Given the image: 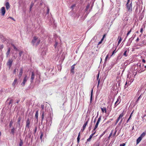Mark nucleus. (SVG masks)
Returning a JSON list of instances; mask_svg holds the SVG:
<instances>
[{"label":"nucleus","instance_id":"25","mask_svg":"<svg viewBox=\"0 0 146 146\" xmlns=\"http://www.w3.org/2000/svg\"><path fill=\"white\" fill-rule=\"evenodd\" d=\"M124 115V114L123 112L121 113L119 115V117L118 118L120 119H121L122 118V117Z\"/></svg>","mask_w":146,"mask_h":146},{"label":"nucleus","instance_id":"37","mask_svg":"<svg viewBox=\"0 0 146 146\" xmlns=\"http://www.w3.org/2000/svg\"><path fill=\"white\" fill-rule=\"evenodd\" d=\"M13 102V99L10 100L9 102V105H10L11 104H12Z\"/></svg>","mask_w":146,"mask_h":146},{"label":"nucleus","instance_id":"2","mask_svg":"<svg viewBox=\"0 0 146 146\" xmlns=\"http://www.w3.org/2000/svg\"><path fill=\"white\" fill-rule=\"evenodd\" d=\"M126 8L128 10V11H132V2L130 3H127L126 4Z\"/></svg>","mask_w":146,"mask_h":146},{"label":"nucleus","instance_id":"18","mask_svg":"<svg viewBox=\"0 0 146 146\" xmlns=\"http://www.w3.org/2000/svg\"><path fill=\"white\" fill-rule=\"evenodd\" d=\"M99 122H97L96 123V124L94 127V128L93 129V131H95V130H96V129H97V128L98 127V124L99 123Z\"/></svg>","mask_w":146,"mask_h":146},{"label":"nucleus","instance_id":"3","mask_svg":"<svg viewBox=\"0 0 146 146\" xmlns=\"http://www.w3.org/2000/svg\"><path fill=\"white\" fill-rule=\"evenodd\" d=\"M28 78H29L26 75L23 79V82L21 84V85L24 86L25 85V83L28 79Z\"/></svg>","mask_w":146,"mask_h":146},{"label":"nucleus","instance_id":"7","mask_svg":"<svg viewBox=\"0 0 146 146\" xmlns=\"http://www.w3.org/2000/svg\"><path fill=\"white\" fill-rule=\"evenodd\" d=\"M35 74L33 72H32L31 76V83H33V80L34 79V78H35Z\"/></svg>","mask_w":146,"mask_h":146},{"label":"nucleus","instance_id":"46","mask_svg":"<svg viewBox=\"0 0 146 146\" xmlns=\"http://www.w3.org/2000/svg\"><path fill=\"white\" fill-rule=\"evenodd\" d=\"M100 78L99 79V80H98V84L97 85V87H98L100 83Z\"/></svg>","mask_w":146,"mask_h":146},{"label":"nucleus","instance_id":"21","mask_svg":"<svg viewBox=\"0 0 146 146\" xmlns=\"http://www.w3.org/2000/svg\"><path fill=\"white\" fill-rule=\"evenodd\" d=\"M93 134H92L91 135H90V137L89 138L87 139V141H91V140L92 137L93 136Z\"/></svg>","mask_w":146,"mask_h":146},{"label":"nucleus","instance_id":"6","mask_svg":"<svg viewBox=\"0 0 146 146\" xmlns=\"http://www.w3.org/2000/svg\"><path fill=\"white\" fill-rule=\"evenodd\" d=\"M1 13L2 16H4L5 13V7H3L1 9Z\"/></svg>","mask_w":146,"mask_h":146},{"label":"nucleus","instance_id":"47","mask_svg":"<svg viewBox=\"0 0 146 146\" xmlns=\"http://www.w3.org/2000/svg\"><path fill=\"white\" fill-rule=\"evenodd\" d=\"M141 95H140L138 98L137 100V101H136V103H137L138 101L139 100V99H140V97H141Z\"/></svg>","mask_w":146,"mask_h":146},{"label":"nucleus","instance_id":"13","mask_svg":"<svg viewBox=\"0 0 146 146\" xmlns=\"http://www.w3.org/2000/svg\"><path fill=\"white\" fill-rule=\"evenodd\" d=\"M120 99V98L118 97L117 99V101L116 102L115 104V106H117L120 103L119 99Z\"/></svg>","mask_w":146,"mask_h":146},{"label":"nucleus","instance_id":"17","mask_svg":"<svg viewBox=\"0 0 146 146\" xmlns=\"http://www.w3.org/2000/svg\"><path fill=\"white\" fill-rule=\"evenodd\" d=\"M38 111H37L35 113V118H36V121L37 122L38 121Z\"/></svg>","mask_w":146,"mask_h":146},{"label":"nucleus","instance_id":"28","mask_svg":"<svg viewBox=\"0 0 146 146\" xmlns=\"http://www.w3.org/2000/svg\"><path fill=\"white\" fill-rule=\"evenodd\" d=\"M15 129L14 127H13L11 129V133H12L13 135H14L15 133Z\"/></svg>","mask_w":146,"mask_h":146},{"label":"nucleus","instance_id":"57","mask_svg":"<svg viewBox=\"0 0 146 146\" xmlns=\"http://www.w3.org/2000/svg\"><path fill=\"white\" fill-rule=\"evenodd\" d=\"M93 131V130L92 131V134H93V135H94L96 133V131Z\"/></svg>","mask_w":146,"mask_h":146},{"label":"nucleus","instance_id":"4","mask_svg":"<svg viewBox=\"0 0 146 146\" xmlns=\"http://www.w3.org/2000/svg\"><path fill=\"white\" fill-rule=\"evenodd\" d=\"M13 61V60L9 59L8 61L7 62V64L9 66V68H10L11 67Z\"/></svg>","mask_w":146,"mask_h":146},{"label":"nucleus","instance_id":"16","mask_svg":"<svg viewBox=\"0 0 146 146\" xmlns=\"http://www.w3.org/2000/svg\"><path fill=\"white\" fill-rule=\"evenodd\" d=\"M93 89H92L91 91L90 99V103L92 102V96H93Z\"/></svg>","mask_w":146,"mask_h":146},{"label":"nucleus","instance_id":"35","mask_svg":"<svg viewBox=\"0 0 146 146\" xmlns=\"http://www.w3.org/2000/svg\"><path fill=\"white\" fill-rule=\"evenodd\" d=\"M132 113H131L129 117V118H128V119L127 120V123H128V121H129V120L131 118V115H132Z\"/></svg>","mask_w":146,"mask_h":146},{"label":"nucleus","instance_id":"5","mask_svg":"<svg viewBox=\"0 0 146 146\" xmlns=\"http://www.w3.org/2000/svg\"><path fill=\"white\" fill-rule=\"evenodd\" d=\"M30 123V121L29 118L27 119L26 122V125L25 127V129L26 128H29V125Z\"/></svg>","mask_w":146,"mask_h":146},{"label":"nucleus","instance_id":"38","mask_svg":"<svg viewBox=\"0 0 146 146\" xmlns=\"http://www.w3.org/2000/svg\"><path fill=\"white\" fill-rule=\"evenodd\" d=\"M41 108L42 109L41 111H44L43 110L44 109V105H41Z\"/></svg>","mask_w":146,"mask_h":146},{"label":"nucleus","instance_id":"59","mask_svg":"<svg viewBox=\"0 0 146 146\" xmlns=\"http://www.w3.org/2000/svg\"><path fill=\"white\" fill-rule=\"evenodd\" d=\"M142 62L144 63H145V60L144 59H143Z\"/></svg>","mask_w":146,"mask_h":146},{"label":"nucleus","instance_id":"14","mask_svg":"<svg viewBox=\"0 0 146 146\" xmlns=\"http://www.w3.org/2000/svg\"><path fill=\"white\" fill-rule=\"evenodd\" d=\"M88 122V121H86L85 122V123H84V125L83 126L82 131H83L85 129L86 125H87Z\"/></svg>","mask_w":146,"mask_h":146},{"label":"nucleus","instance_id":"26","mask_svg":"<svg viewBox=\"0 0 146 146\" xmlns=\"http://www.w3.org/2000/svg\"><path fill=\"white\" fill-rule=\"evenodd\" d=\"M118 38L119 39V41L118 42V45L121 42V40H122V38L121 37L119 36L118 37Z\"/></svg>","mask_w":146,"mask_h":146},{"label":"nucleus","instance_id":"34","mask_svg":"<svg viewBox=\"0 0 146 146\" xmlns=\"http://www.w3.org/2000/svg\"><path fill=\"white\" fill-rule=\"evenodd\" d=\"M132 29H131L130 30L128 31V32L127 34V36L125 38H127V36L130 34V33L131 32Z\"/></svg>","mask_w":146,"mask_h":146},{"label":"nucleus","instance_id":"40","mask_svg":"<svg viewBox=\"0 0 146 146\" xmlns=\"http://www.w3.org/2000/svg\"><path fill=\"white\" fill-rule=\"evenodd\" d=\"M23 53V52L22 51H19V54L20 57H21V54H22Z\"/></svg>","mask_w":146,"mask_h":146},{"label":"nucleus","instance_id":"27","mask_svg":"<svg viewBox=\"0 0 146 146\" xmlns=\"http://www.w3.org/2000/svg\"><path fill=\"white\" fill-rule=\"evenodd\" d=\"M80 132H79L78 134V137L77 138V142L78 143H79V141H80Z\"/></svg>","mask_w":146,"mask_h":146},{"label":"nucleus","instance_id":"24","mask_svg":"<svg viewBox=\"0 0 146 146\" xmlns=\"http://www.w3.org/2000/svg\"><path fill=\"white\" fill-rule=\"evenodd\" d=\"M42 114L41 115V121H42L44 118V111H42Z\"/></svg>","mask_w":146,"mask_h":146},{"label":"nucleus","instance_id":"1","mask_svg":"<svg viewBox=\"0 0 146 146\" xmlns=\"http://www.w3.org/2000/svg\"><path fill=\"white\" fill-rule=\"evenodd\" d=\"M40 41V40L38 39L36 36H34L31 42L33 46H36L39 44Z\"/></svg>","mask_w":146,"mask_h":146},{"label":"nucleus","instance_id":"20","mask_svg":"<svg viewBox=\"0 0 146 146\" xmlns=\"http://www.w3.org/2000/svg\"><path fill=\"white\" fill-rule=\"evenodd\" d=\"M133 39H134V38L131 37L129 39V40H128V43H129V45H130V44L132 42V41L133 40Z\"/></svg>","mask_w":146,"mask_h":146},{"label":"nucleus","instance_id":"51","mask_svg":"<svg viewBox=\"0 0 146 146\" xmlns=\"http://www.w3.org/2000/svg\"><path fill=\"white\" fill-rule=\"evenodd\" d=\"M127 84V82H126L125 83V86H124V88L125 89L126 88H127V86H126Z\"/></svg>","mask_w":146,"mask_h":146},{"label":"nucleus","instance_id":"10","mask_svg":"<svg viewBox=\"0 0 146 146\" xmlns=\"http://www.w3.org/2000/svg\"><path fill=\"white\" fill-rule=\"evenodd\" d=\"M34 3L32 2L29 7V12H31L32 11V9L33 7L34 6Z\"/></svg>","mask_w":146,"mask_h":146},{"label":"nucleus","instance_id":"31","mask_svg":"<svg viewBox=\"0 0 146 146\" xmlns=\"http://www.w3.org/2000/svg\"><path fill=\"white\" fill-rule=\"evenodd\" d=\"M11 45L13 47V48L15 50H18L17 48L13 44H11Z\"/></svg>","mask_w":146,"mask_h":146},{"label":"nucleus","instance_id":"12","mask_svg":"<svg viewBox=\"0 0 146 146\" xmlns=\"http://www.w3.org/2000/svg\"><path fill=\"white\" fill-rule=\"evenodd\" d=\"M5 6L7 10H8L10 8V5L8 2H7L5 4Z\"/></svg>","mask_w":146,"mask_h":146},{"label":"nucleus","instance_id":"45","mask_svg":"<svg viewBox=\"0 0 146 146\" xmlns=\"http://www.w3.org/2000/svg\"><path fill=\"white\" fill-rule=\"evenodd\" d=\"M101 120V116H100V117L98 118L97 121L98 122H100Z\"/></svg>","mask_w":146,"mask_h":146},{"label":"nucleus","instance_id":"44","mask_svg":"<svg viewBox=\"0 0 146 146\" xmlns=\"http://www.w3.org/2000/svg\"><path fill=\"white\" fill-rule=\"evenodd\" d=\"M99 74H100V73L99 72L97 75V80H98H98H99Z\"/></svg>","mask_w":146,"mask_h":146},{"label":"nucleus","instance_id":"48","mask_svg":"<svg viewBox=\"0 0 146 146\" xmlns=\"http://www.w3.org/2000/svg\"><path fill=\"white\" fill-rule=\"evenodd\" d=\"M112 131H112L110 133V135L108 137V138H110L111 136L112 135Z\"/></svg>","mask_w":146,"mask_h":146},{"label":"nucleus","instance_id":"56","mask_svg":"<svg viewBox=\"0 0 146 146\" xmlns=\"http://www.w3.org/2000/svg\"><path fill=\"white\" fill-rule=\"evenodd\" d=\"M92 127V125H90L88 129L89 131L91 129V127Z\"/></svg>","mask_w":146,"mask_h":146},{"label":"nucleus","instance_id":"43","mask_svg":"<svg viewBox=\"0 0 146 146\" xmlns=\"http://www.w3.org/2000/svg\"><path fill=\"white\" fill-rule=\"evenodd\" d=\"M106 132V131H104L103 133L100 135V137H101L102 136L105 134V133Z\"/></svg>","mask_w":146,"mask_h":146},{"label":"nucleus","instance_id":"58","mask_svg":"<svg viewBox=\"0 0 146 146\" xmlns=\"http://www.w3.org/2000/svg\"><path fill=\"white\" fill-rule=\"evenodd\" d=\"M97 117H98V115L96 116V117L95 118V119H94V123H95L96 122V118H97Z\"/></svg>","mask_w":146,"mask_h":146},{"label":"nucleus","instance_id":"53","mask_svg":"<svg viewBox=\"0 0 146 146\" xmlns=\"http://www.w3.org/2000/svg\"><path fill=\"white\" fill-rule=\"evenodd\" d=\"M76 6V5L75 4H74V5H71V7L72 8H73L74 7H75Z\"/></svg>","mask_w":146,"mask_h":146},{"label":"nucleus","instance_id":"8","mask_svg":"<svg viewBox=\"0 0 146 146\" xmlns=\"http://www.w3.org/2000/svg\"><path fill=\"white\" fill-rule=\"evenodd\" d=\"M7 51L6 54L7 57H8L10 54L11 50V48L9 47L7 48Z\"/></svg>","mask_w":146,"mask_h":146},{"label":"nucleus","instance_id":"54","mask_svg":"<svg viewBox=\"0 0 146 146\" xmlns=\"http://www.w3.org/2000/svg\"><path fill=\"white\" fill-rule=\"evenodd\" d=\"M108 55H107L106 58H105V61H106V60H107V58H108Z\"/></svg>","mask_w":146,"mask_h":146},{"label":"nucleus","instance_id":"11","mask_svg":"<svg viewBox=\"0 0 146 146\" xmlns=\"http://www.w3.org/2000/svg\"><path fill=\"white\" fill-rule=\"evenodd\" d=\"M23 69L22 68H21L20 70L19 74L18 76H19V78H20L21 77L22 74H23Z\"/></svg>","mask_w":146,"mask_h":146},{"label":"nucleus","instance_id":"32","mask_svg":"<svg viewBox=\"0 0 146 146\" xmlns=\"http://www.w3.org/2000/svg\"><path fill=\"white\" fill-rule=\"evenodd\" d=\"M23 142L22 140L21 139H20V142L19 144V146H22L23 145Z\"/></svg>","mask_w":146,"mask_h":146},{"label":"nucleus","instance_id":"39","mask_svg":"<svg viewBox=\"0 0 146 146\" xmlns=\"http://www.w3.org/2000/svg\"><path fill=\"white\" fill-rule=\"evenodd\" d=\"M49 8L48 7H47V12H46V14H48L49 12Z\"/></svg>","mask_w":146,"mask_h":146},{"label":"nucleus","instance_id":"64","mask_svg":"<svg viewBox=\"0 0 146 146\" xmlns=\"http://www.w3.org/2000/svg\"><path fill=\"white\" fill-rule=\"evenodd\" d=\"M146 116V114L145 115H144L143 116H142L141 117L142 119H143L144 117H145Z\"/></svg>","mask_w":146,"mask_h":146},{"label":"nucleus","instance_id":"15","mask_svg":"<svg viewBox=\"0 0 146 146\" xmlns=\"http://www.w3.org/2000/svg\"><path fill=\"white\" fill-rule=\"evenodd\" d=\"M17 79L16 78L14 80V81L12 83V85L14 87V88L15 87V85L17 83Z\"/></svg>","mask_w":146,"mask_h":146},{"label":"nucleus","instance_id":"9","mask_svg":"<svg viewBox=\"0 0 146 146\" xmlns=\"http://www.w3.org/2000/svg\"><path fill=\"white\" fill-rule=\"evenodd\" d=\"M76 64H74L71 67V69L70 70V72L71 73H72L73 74H74V69L75 68V66Z\"/></svg>","mask_w":146,"mask_h":146},{"label":"nucleus","instance_id":"50","mask_svg":"<svg viewBox=\"0 0 146 146\" xmlns=\"http://www.w3.org/2000/svg\"><path fill=\"white\" fill-rule=\"evenodd\" d=\"M127 122H126V123L125 124V126H127V127H130V126H129V125L128 124H127Z\"/></svg>","mask_w":146,"mask_h":146},{"label":"nucleus","instance_id":"42","mask_svg":"<svg viewBox=\"0 0 146 146\" xmlns=\"http://www.w3.org/2000/svg\"><path fill=\"white\" fill-rule=\"evenodd\" d=\"M37 127L36 126L34 131V132L35 133H36L37 130Z\"/></svg>","mask_w":146,"mask_h":146},{"label":"nucleus","instance_id":"22","mask_svg":"<svg viewBox=\"0 0 146 146\" xmlns=\"http://www.w3.org/2000/svg\"><path fill=\"white\" fill-rule=\"evenodd\" d=\"M21 119V117H19L18 119L17 123L19 125H20V121Z\"/></svg>","mask_w":146,"mask_h":146},{"label":"nucleus","instance_id":"33","mask_svg":"<svg viewBox=\"0 0 146 146\" xmlns=\"http://www.w3.org/2000/svg\"><path fill=\"white\" fill-rule=\"evenodd\" d=\"M40 139L42 140V137L43 136V133L42 132H40Z\"/></svg>","mask_w":146,"mask_h":146},{"label":"nucleus","instance_id":"61","mask_svg":"<svg viewBox=\"0 0 146 146\" xmlns=\"http://www.w3.org/2000/svg\"><path fill=\"white\" fill-rule=\"evenodd\" d=\"M119 119H119L118 118L116 120L117 122H118L119 121Z\"/></svg>","mask_w":146,"mask_h":146},{"label":"nucleus","instance_id":"62","mask_svg":"<svg viewBox=\"0 0 146 146\" xmlns=\"http://www.w3.org/2000/svg\"><path fill=\"white\" fill-rule=\"evenodd\" d=\"M116 132H117V131H115V132H114V134H113V136H114L115 135L116 133Z\"/></svg>","mask_w":146,"mask_h":146},{"label":"nucleus","instance_id":"29","mask_svg":"<svg viewBox=\"0 0 146 146\" xmlns=\"http://www.w3.org/2000/svg\"><path fill=\"white\" fill-rule=\"evenodd\" d=\"M146 134V133L145 132H143L141 135L140 137H141V138H142L145 136Z\"/></svg>","mask_w":146,"mask_h":146},{"label":"nucleus","instance_id":"23","mask_svg":"<svg viewBox=\"0 0 146 146\" xmlns=\"http://www.w3.org/2000/svg\"><path fill=\"white\" fill-rule=\"evenodd\" d=\"M142 138L139 137L137 140V144H138L141 140Z\"/></svg>","mask_w":146,"mask_h":146},{"label":"nucleus","instance_id":"30","mask_svg":"<svg viewBox=\"0 0 146 146\" xmlns=\"http://www.w3.org/2000/svg\"><path fill=\"white\" fill-rule=\"evenodd\" d=\"M127 50H125L123 54V56H124L125 57L127 56H128V54L127 53Z\"/></svg>","mask_w":146,"mask_h":146},{"label":"nucleus","instance_id":"52","mask_svg":"<svg viewBox=\"0 0 146 146\" xmlns=\"http://www.w3.org/2000/svg\"><path fill=\"white\" fill-rule=\"evenodd\" d=\"M125 145V144L124 143H123V144H120V146H124Z\"/></svg>","mask_w":146,"mask_h":146},{"label":"nucleus","instance_id":"41","mask_svg":"<svg viewBox=\"0 0 146 146\" xmlns=\"http://www.w3.org/2000/svg\"><path fill=\"white\" fill-rule=\"evenodd\" d=\"M58 44V42H55V44L54 45V46L55 48H56V47L57 46Z\"/></svg>","mask_w":146,"mask_h":146},{"label":"nucleus","instance_id":"55","mask_svg":"<svg viewBox=\"0 0 146 146\" xmlns=\"http://www.w3.org/2000/svg\"><path fill=\"white\" fill-rule=\"evenodd\" d=\"M143 31V28H142L141 29L140 32L141 33H142Z\"/></svg>","mask_w":146,"mask_h":146},{"label":"nucleus","instance_id":"63","mask_svg":"<svg viewBox=\"0 0 146 146\" xmlns=\"http://www.w3.org/2000/svg\"><path fill=\"white\" fill-rule=\"evenodd\" d=\"M115 50L112 53V55H113V54L115 52Z\"/></svg>","mask_w":146,"mask_h":146},{"label":"nucleus","instance_id":"60","mask_svg":"<svg viewBox=\"0 0 146 146\" xmlns=\"http://www.w3.org/2000/svg\"><path fill=\"white\" fill-rule=\"evenodd\" d=\"M139 39L138 38H137L136 40V42H138L139 41Z\"/></svg>","mask_w":146,"mask_h":146},{"label":"nucleus","instance_id":"19","mask_svg":"<svg viewBox=\"0 0 146 146\" xmlns=\"http://www.w3.org/2000/svg\"><path fill=\"white\" fill-rule=\"evenodd\" d=\"M101 110L102 112L104 113V111H105V113H106V108L103 107V108H102V107H101Z\"/></svg>","mask_w":146,"mask_h":146},{"label":"nucleus","instance_id":"49","mask_svg":"<svg viewBox=\"0 0 146 146\" xmlns=\"http://www.w3.org/2000/svg\"><path fill=\"white\" fill-rule=\"evenodd\" d=\"M123 119V118H122L121 119L120 122L118 123V125H120L121 124V122H122V121Z\"/></svg>","mask_w":146,"mask_h":146},{"label":"nucleus","instance_id":"36","mask_svg":"<svg viewBox=\"0 0 146 146\" xmlns=\"http://www.w3.org/2000/svg\"><path fill=\"white\" fill-rule=\"evenodd\" d=\"M13 123V122L12 121H11L10 122L9 124V126L10 127H11V126L12 125V124Z\"/></svg>","mask_w":146,"mask_h":146}]
</instances>
